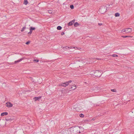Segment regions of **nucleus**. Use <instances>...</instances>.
I'll return each mask as SVG.
<instances>
[{
  "label": "nucleus",
  "instance_id": "obj_1",
  "mask_svg": "<svg viewBox=\"0 0 134 134\" xmlns=\"http://www.w3.org/2000/svg\"><path fill=\"white\" fill-rule=\"evenodd\" d=\"M80 129V127H71L70 131L72 132V134H76L78 132L80 133V132L79 130Z\"/></svg>",
  "mask_w": 134,
  "mask_h": 134
},
{
  "label": "nucleus",
  "instance_id": "obj_2",
  "mask_svg": "<svg viewBox=\"0 0 134 134\" xmlns=\"http://www.w3.org/2000/svg\"><path fill=\"white\" fill-rule=\"evenodd\" d=\"M93 72H94V75H92V76L94 77H95L94 76L96 77H99L101 76L102 74V73L100 71L98 70H96L95 71H93Z\"/></svg>",
  "mask_w": 134,
  "mask_h": 134
},
{
  "label": "nucleus",
  "instance_id": "obj_3",
  "mask_svg": "<svg viewBox=\"0 0 134 134\" xmlns=\"http://www.w3.org/2000/svg\"><path fill=\"white\" fill-rule=\"evenodd\" d=\"M107 8V6L103 5L100 8L99 11L101 14H103L105 13Z\"/></svg>",
  "mask_w": 134,
  "mask_h": 134
},
{
  "label": "nucleus",
  "instance_id": "obj_4",
  "mask_svg": "<svg viewBox=\"0 0 134 134\" xmlns=\"http://www.w3.org/2000/svg\"><path fill=\"white\" fill-rule=\"evenodd\" d=\"M131 31L132 29H131L130 28H127L124 30H122L121 31V32H125L126 33H128L131 32Z\"/></svg>",
  "mask_w": 134,
  "mask_h": 134
},
{
  "label": "nucleus",
  "instance_id": "obj_5",
  "mask_svg": "<svg viewBox=\"0 0 134 134\" xmlns=\"http://www.w3.org/2000/svg\"><path fill=\"white\" fill-rule=\"evenodd\" d=\"M36 29V28L35 27H30V31L28 33L29 35H30V36L32 33V31L35 30Z\"/></svg>",
  "mask_w": 134,
  "mask_h": 134
},
{
  "label": "nucleus",
  "instance_id": "obj_6",
  "mask_svg": "<svg viewBox=\"0 0 134 134\" xmlns=\"http://www.w3.org/2000/svg\"><path fill=\"white\" fill-rule=\"evenodd\" d=\"M6 106L8 107H11L13 106V104L10 102H8L6 103Z\"/></svg>",
  "mask_w": 134,
  "mask_h": 134
},
{
  "label": "nucleus",
  "instance_id": "obj_7",
  "mask_svg": "<svg viewBox=\"0 0 134 134\" xmlns=\"http://www.w3.org/2000/svg\"><path fill=\"white\" fill-rule=\"evenodd\" d=\"M59 85L60 86H63L64 87H66L68 85V83L66 82H65L62 83L60 84Z\"/></svg>",
  "mask_w": 134,
  "mask_h": 134
},
{
  "label": "nucleus",
  "instance_id": "obj_8",
  "mask_svg": "<svg viewBox=\"0 0 134 134\" xmlns=\"http://www.w3.org/2000/svg\"><path fill=\"white\" fill-rule=\"evenodd\" d=\"M41 98V97H36L34 98V99L35 101L39 100Z\"/></svg>",
  "mask_w": 134,
  "mask_h": 134
},
{
  "label": "nucleus",
  "instance_id": "obj_9",
  "mask_svg": "<svg viewBox=\"0 0 134 134\" xmlns=\"http://www.w3.org/2000/svg\"><path fill=\"white\" fill-rule=\"evenodd\" d=\"M76 48H77L76 47H64V48L66 49H67L68 48H69V49L75 48V49H76Z\"/></svg>",
  "mask_w": 134,
  "mask_h": 134
},
{
  "label": "nucleus",
  "instance_id": "obj_10",
  "mask_svg": "<svg viewBox=\"0 0 134 134\" xmlns=\"http://www.w3.org/2000/svg\"><path fill=\"white\" fill-rule=\"evenodd\" d=\"M74 108L75 109V110L77 111H80V109L78 107H75V106L74 107Z\"/></svg>",
  "mask_w": 134,
  "mask_h": 134
},
{
  "label": "nucleus",
  "instance_id": "obj_11",
  "mask_svg": "<svg viewBox=\"0 0 134 134\" xmlns=\"http://www.w3.org/2000/svg\"><path fill=\"white\" fill-rule=\"evenodd\" d=\"M8 113L7 112H3L1 114V116H4V115H8Z\"/></svg>",
  "mask_w": 134,
  "mask_h": 134
},
{
  "label": "nucleus",
  "instance_id": "obj_12",
  "mask_svg": "<svg viewBox=\"0 0 134 134\" xmlns=\"http://www.w3.org/2000/svg\"><path fill=\"white\" fill-rule=\"evenodd\" d=\"M74 22V20H72L70 21L68 23V25L71 26L72 25Z\"/></svg>",
  "mask_w": 134,
  "mask_h": 134
},
{
  "label": "nucleus",
  "instance_id": "obj_13",
  "mask_svg": "<svg viewBox=\"0 0 134 134\" xmlns=\"http://www.w3.org/2000/svg\"><path fill=\"white\" fill-rule=\"evenodd\" d=\"M23 59V58H21V59H20L19 60L17 61H15L14 62V64H16L17 63L20 62V61H21Z\"/></svg>",
  "mask_w": 134,
  "mask_h": 134
},
{
  "label": "nucleus",
  "instance_id": "obj_14",
  "mask_svg": "<svg viewBox=\"0 0 134 134\" xmlns=\"http://www.w3.org/2000/svg\"><path fill=\"white\" fill-rule=\"evenodd\" d=\"M71 130V128L70 129L68 130H67V131L68 132V134H72V132L70 131Z\"/></svg>",
  "mask_w": 134,
  "mask_h": 134
},
{
  "label": "nucleus",
  "instance_id": "obj_15",
  "mask_svg": "<svg viewBox=\"0 0 134 134\" xmlns=\"http://www.w3.org/2000/svg\"><path fill=\"white\" fill-rule=\"evenodd\" d=\"M76 85H73L71 87V88H70V89H72L73 90H75L76 88Z\"/></svg>",
  "mask_w": 134,
  "mask_h": 134
},
{
  "label": "nucleus",
  "instance_id": "obj_16",
  "mask_svg": "<svg viewBox=\"0 0 134 134\" xmlns=\"http://www.w3.org/2000/svg\"><path fill=\"white\" fill-rule=\"evenodd\" d=\"M80 24H79L77 22H76L74 23V26L76 27H77L78 26V25Z\"/></svg>",
  "mask_w": 134,
  "mask_h": 134
},
{
  "label": "nucleus",
  "instance_id": "obj_17",
  "mask_svg": "<svg viewBox=\"0 0 134 134\" xmlns=\"http://www.w3.org/2000/svg\"><path fill=\"white\" fill-rule=\"evenodd\" d=\"M28 3V1L27 0H24V4L25 5H26L27 3Z\"/></svg>",
  "mask_w": 134,
  "mask_h": 134
},
{
  "label": "nucleus",
  "instance_id": "obj_18",
  "mask_svg": "<svg viewBox=\"0 0 134 134\" xmlns=\"http://www.w3.org/2000/svg\"><path fill=\"white\" fill-rule=\"evenodd\" d=\"M26 28V26L24 27H23V28L21 30V31L22 32L24 31L25 29Z\"/></svg>",
  "mask_w": 134,
  "mask_h": 134
},
{
  "label": "nucleus",
  "instance_id": "obj_19",
  "mask_svg": "<svg viewBox=\"0 0 134 134\" xmlns=\"http://www.w3.org/2000/svg\"><path fill=\"white\" fill-rule=\"evenodd\" d=\"M120 14L119 13H117L115 14V16L116 17L119 16H120Z\"/></svg>",
  "mask_w": 134,
  "mask_h": 134
},
{
  "label": "nucleus",
  "instance_id": "obj_20",
  "mask_svg": "<svg viewBox=\"0 0 134 134\" xmlns=\"http://www.w3.org/2000/svg\"><path fill=\"white\" fill-rule=\"evenodd\" d=\"M5 120L6 121H8L9 120H12V119L11 118H9L8 117H7L5 119Z\"/></svg>",
  "mask_w": 134,
  "mask_h": 134
},
{
  "label": "nucleus",
  "instance_id": "obj_21",
  "mask_svg": "<svg viewBox=\"0 0 134 134\" xmlns=\"http://www.w3.org/2000/svg\"><path fill=\"white\" fill-rule=\"evenodd\" d=\"M62 27L60 26H58L57 27V29L58 30H60L61 29Z\"/></svg>",
  "mask_w": 134,
  "mask_h": 134
},
{
  "label": "nucleus",
  "instance_id": "obj_22",
  "mask_svg": "<svg viewBox=\"0 0 134 134\" xmlns=\"http://www.w3.org/2000/svg\"><path fill=\"white\" fill-rule=\"evenodd\" d=\"M121 37L123 38H126L128 37H132L131 36H122Z\"/></svg>",
  "mask_w": 134,
  "mask_h": 134
},
{
  "label": "nucleus",
  "instance_id": "obj_23",
  "mask_svg": "<svg viewBox=\"0 0 134 134\" xmlns=\"http://www.w3.org/2000/svg\"><path fill=\"white\" fill-rule=\"evenodd\" d=\"M79 116L83 118L84 116V115L83 114H81L79 115Z\"/></svg>",
  "mask_w": 134,
  "mask_h": 134
},
{
  "label": "nucleus",
  "instance_id": "obj_24",
  "mask_svg": "<svg viewBox=\"0 0 134 134\" xmlns=\"http://www.w3.org/2000/svg\"><path fill=\"white\" fill-rule=\"evenodd\" d=\"M70 7L71 9H73L74 8V6L73 5H70Z\"/></svg>",
  "mask_w": 134,
  "mask_h": 134
},
{
  "label": "nucleus",
  "instance_id": "obj_25",
  "mask_svg": "<svg viewBox=\"0 0 134 134\" xmlns=\"http://www.w3.org/2000/svg\"><path fill=\"white\" fill-rule=\"evenodd\" d=\"M112 56L114 57H118V55H116V54H113L112 55Z\"/></svg>",
  "mask_w": 134,
  "mask_h": 134
},
{
  "label": "nucleus",
  "instance_id": "obj_26",
  "mask_svg": "<svg viewBox=\"0 0 134 134\" xmlns=\"http://www.w3.org/2000/svg\"><path fill=\"white\" fill-rule=\"evenodd\" d=\"M48 12L50 14H51L52 13V11L50 10H48Z\"/></svg>",
  "mask_w": 134,
  "mask_h": 134
},
{
  "label": "nucleus",
  "instance_id": "obj_27",
  "mask_svg": "<svg viewBox=\"0 0 134 134\" xmlns=\"http://www.w3.org/2000/svg\"><path fill=\"white\" fill-rule=\"evenodd\" d=\"M33 61L34 62H38L39 60L37 59H34Z\"/></svg>",
  "mask_w": 134,
  "mask_h": 134
},
{
  "label": "nucleus",
  "instance_id": "obj_28",
  "mask_svg": "<svg viewBox=\"0 0 134 134\" xmlns=\"http://www.w3.org/2000/svg\"><path fill=\"white\" fill-rule=\"evenodd\" d=\"M111 91L113 92H116V90L115 89H111Z\"/></svg>",
  "mask_w": 134,
  "mask_h": 134
},
{
  "label": "nucleus",
  "instance_id": "obj_29",
  "mask_svg": "<svg viewBox=\"0 0 134 134\" xmlns=\"http://www.w3.org/2000/svg\"><path fill=\"white\" fill-rule=\"evenodd\" d=\"M72 81H71V80H70V81H69L68 82H66L67 83H68V85Z\"/></svg>",
  "mask_w": 134,
  "mask_h": 134
},
{
  "label": "nucleus",
  "instance_id": "obj_30",
  "mask_svg": "<svg viewBox=\"0 0 134 134\" xmlns=\"http://www.w3.org/2000/svg\"><path fill=\"white\" fill-rule=\"evenodd\" d=\"M30 41H28L27 42H26V44H29L30 43Z\"/></svg>",
  "mask_w": 134,
  "mask_h": 134
},
{
  "label": "nucleus",
  "instance_id": "obj_31",
  "mask_svg": "<svg viewBox=\"0 0 134 134\" xmlns=\"http://www.w3.org/2000/svg\"><path fill=\"white\" fill-rule=\"evenodd\" d=\"M64 32H62L61 33V35H64Z\"/></svg>",
  "mask_w": 134,
  "mask_h": 134
},
{
  "label": "nucleus",
  "instance_id": "obj_32",
  "mask_svg": "<svg viewBox=\"0 0 134 134\" xmlns=\"http://www.w3.org/2000/svg\"><path fill=\"white\" fill-rule=\"evenodd\" d=\"M98 25L100 26L101 25H102V24H100V23H99L98 24Z\"/></svg>",
  "mask_w": 134,
  "mask_h": 134
},
{
  "label": "nucleus",
  "instance_id": "obj_33",
  "mask_svg": "<svg viewBox=\"0 0 134 134\" xmlns=\"http://www.w3.org/2000/svg\"><path fill=\"white\" fill-rule=\"evenodd\" d=\"M94 59H96L97 60H99V59H99V58H94Z\"/></svg>",
  "mask_w": 134,
  "mask_h": 134
},
{
  "label": "nucleus",
  "instance_id": "obj_34",
  "mask_svg": "<svg viewBox=\"0 0 134 134\" xmlns=\"http://www.w3.org/2000/svg\"><path fill=\"white\" fill-rule=\"evenodd\" d=\"M133 134H134V133H133Z\"/></svg>",
  "mask_w": 134,
  "mask_h": 134
}]
</instances>
